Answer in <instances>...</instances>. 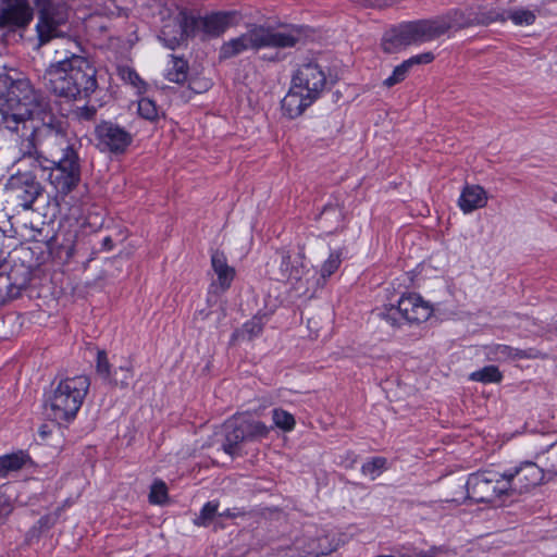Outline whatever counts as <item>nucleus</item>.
<instances>
[{
  "mask_svg": "<svg viewBox=\"0 0 557 557\" xmlns=\"http://www.w3.org/2000/svg\"><path fill=\"white\" fill-rule=\"evenodd\" d=\"M434 54L432 52H423L417 55H412L411 58L407 59V63L412 69L414 65L419 64H429L434 60Z\"/></svg>",
  "mask_w": 557,
  "mask_h": 557,
  "instance_id": "42",
  "label": "nucleus"
},
{
  "mask_svg": "<svg viewBox=\"0 0 557 557\" xmlns=\"http://www.w3.org/2000/svg\"><path fill=\"white\" fill-rule=\"evenodd\" d=\"M432 314V308L418 294H408L400 297L397 306L385 307L380 313L392 326H400L403 322L422 323Z\"/></svg>",
  "mask_w": 557,
  "mask_h": 557,
  "instance_id": "10",
  "label": "nucleus"
},
{
  "mask_svg": "<svg viewBox=\"0 0 557 557\" xmlns=\"http://www.w3.org/2000/svg\"><path fill=\"white\" fill-rule=\"evenodd\" d=\"M543 469L544 475H557V443L548 450Z\"/></svg>",
  "mask_w": 557,
  "mask_h": 557,
  "instance_id": "41",
  "label": "nucleus"
},
{
  "mask_svg": "<svg viewBox=\"0 0 557 557\" xmlns=\"http://www.w3.org/2000/svg\"><path fill=\"white\" fill-rule=\"evenodd\" d=\"M536 12L540 13V9L536 7L534 10H528L524 8L515 9L506 13L507 20H511L515 25H532L536 20Z\"/></svg>",
  "mask_w": 557,
  "mask_h": 557,
  "instance_id": "28",
  "label": "nucleus"
},
{
  "mask_svg": "<svg viewBox=\"0 0 557 557\" xmlns=\"http://www.w3.org/2000/svg\"><path fill=\"white\" fill-rule=\"evenodd\" d=\"M168 499V487L161 480L153 482L149 493V502L151 504L162 505Z\"/></svg>",
  "mask_w": 557,
  "mask_h": 557,
  "instance_id": "37",
  "label": "nucleus"
},
{
  "mask_svg": "<svg viewBox=\"0 0 557 557\" xmlns=\"http://www.w3.org/2000/svg\"><path fill=\"white\" fill-rule=\"evenodd\" d=\"M472 23L473 26H487L494 22H505L506 11H500L495 8H487L484 5H471Z\"/></svg>",
  "mask_w": 557,
  "mask_h": 557,
  "instance_id": "23",
  "label": "nucleus"
},
{
  "mask_svg": "<svg viewBox=\"0 0 557 557\" xmlns=\"http://www.w3.org/2000/svg\"><path fill=\"white\" fill-rule=\"evenodd\" d=\"M472 11L468 7L466 9H455L448 11L446 14L433 18L437 37L446 34L449 30L458 32L463 28L473 26Z\"/></svg>",
  "mask_w": 557,
  "mask_h": 557,
  "instance_id": "19",
  "label": "nucleus"
},
{
  "mask_svg": "<svg viewBox=\"0 0 557 557\" xmlns=\"http://www.w3.org/2000/svg\"><path fill=\"white\" fill-rule=\"evenodd\" d=\"M103 246H104L106 248H109V249H110V248H112V246H113V240L111 239V237H106V238L103 239Z\"/></svg>",
  "mask_w": 557,
  "mask_h": 557,
  "instance_id": "50",
  "label": "nucleus"
},
{
  "mask_svg": "<svg viewBox=\"0 0 557 557\" xmlns=\"http://www.w3.org/2000/svg\"><path fill=\"white\" fill-rule=\"evenodd\" d=\"M196 24L195 16L182 10L163 24L159 39L166 48L174 50L187 38L196 35Z\"/></svg>",
  "mask_w": 557,
  "mask_h": 557,
  "instance_id": "13",
  "label": "nucleus"
},
{
  "mask_svg": "<svg viewBox=\"0 0 557 557\" xmlns=\"http://www.w3.org/2000/svg\"><path fill=\"white\" fill-rule=\"evenodd\" d=\"M138 113L141 117L148 121H156L159 117V108L156 102L148 98H141L138 101Z\"/></svg>",
  "mask_w": 557,
  "mask_h": 557,
  "instance_id": "34",
  "label": "nucleus"
},
{
  "mask_svg": "<svg viewBox=\"0 0 557 557\" xmlns=\"http://www.w3.org/2000/svg\"><path fill=\"white\" fill-rule=\"evenodd\" d=\"M90 380L86 375H76L61 380L48 398L47 409L57 421L74 419L89 391Z\"/></svg>",
  "mask_w": 557,
  "mask_h": 557,
  "instance_id": "5",
  "label": "nucleus"
},
{
  "mask_svg": "<svg viewBox=\"0 0 557 557\" xmlns=\"http://www.w3.org/2000/svg\"><path fill=\"white\" fill-rule=\"evenodd\" d=\"M18 123L10 119L4 126L22 134V140L16 144L20 161L27 162L39 172L58 194L67 195L74 190L81 182V158L77 143L67 137L63 122L55 115H49L46 122L36 126L32 122H24L21 126Z\"/></svg>",
  "mask_w": 557,
  "mask_h": 557,
  "instance_id": "1",
  "label": "nucleus"
},
{
  "mask_svg": "<svg viewBox=\"0 0 557 557\" xmlns=\"http://www.w3.org/2000/svg\"><path fill=\"white\" fill-rule=\"evenodd\" d=\"M211 267L216 274V284L222 292L230 288L234 277V268L227 264L226 256L223 251L214 250L211 255Z\"/></svg>",
  "mask_w": 557,
  "mask_h": 557,
  "instance_id": "21",
  "label": "nucleus"
},
{
  "mask_svg": "<svg viewBox=\"0 0 557 557\" xmlns=\"http://www.w3.org/2000/svg\"><path fill=\"white\" fill-rule=\"evenodd\" d=\"M193 90H195L196 92H199V89H196L194 87H190Z\"/></svg>",
  "mask_w": 557,
  "mask_h": 557,
  "instance_id": "52",
  "label": "nucleus"
},
{
  "mask_svg": "<svg viewBox=\"0 0 557 557\" xmlns=\"http://www.w3.org/2000/svg\"><path fill=\"white\" fill-rule=\"evenodd\" d=\"M493 352L500 359H511V354H513V347L508 345L498 344L494 347Z\"/></svg>",
  "mask_w": 557,
  "mask_h": 557,
  "instance_id": "45",
  "label": "nucleus"
},
{
  "mask_svg": "<svg viewBox=\"0 0 557 557\" xmlns=\"http://www.w3.org/2000/svg\"><path fill=\"white\" fill-rule=\"evenodd\" d=\"M36 7L38 47L70 33V8L63 0H36Z\"/></svg>",
  "mask_w": 557,
  "mask_h": 557,
  "instance_id": "7",
  "label": "nucleus"
},
{
  "mask_svg": "<svg viewBox=\"0 0 557 557\" xmlns=\"http://www.w3.org/2000/svg\"><path fill=\"white\" fill-rule=\"evenodd\" d=\"M292 84L319 99L326 86V75L320 64L310 61L299 65L292 77Z\"/></svg>",
  "mask_w": 557,
  "mask_h": 557,
  "instance_id": "14",
  "label": "nucleus"
},
{
  "mask_svg": "<svg viewBox=\"0 0 557 557\" xmlns=\"http://www.w3.org/2000/svg\"><path fill=\"white\" fill-rule=\"evenodd\" d=\"M410 70H411V67L405 60L401 64L397 65L394 69L391 76H388L386 79H384L383 85L387 88H391V87L401 83L403 81H405V78L407 77Z\"/></svg>",
  "mask_w": 557,
  "mask_h": 557,
  "instance_id": "36",
  "label": "nucleus"
},
{
  "mask_svg": "<svg viewBox=\"0 0 557 557\" xmlns=\"http://www.w3.org/2000/svg\"><path fill=\"white\" fill-rule=\"evenodd\" d=\"M171 65L166 69L165 78L169 82L184 84L187 81L189 65L188 62L174 54L171 55Z\"/></svg>",
  "mask_w": 557,
  "mask_h": 557,
  "instance_id": "25",
  "label": "nucleus"
},
{
  "mask_svg": "<svg viewBox=\"0 0 557 557\" xmlns=\"http://www.w3.org/2000/svg\"><path fill=\"white\" fill-rule=\"evenodd\" d=\"M508 496L530 492L544 481V469L537 463L524 460L503 471Z\"/></svg>",
  "mask_w": 557,
  "mask_h": 557,
  "instance_id": "11",
  "label": "nucleus"
},
{
  "mask_svg": "<svg viewBox=\"0 0 557 557\" xmlns=\"http://www.w3.org/2000/svg\"><path fill=\"white\" fill-rule=\"evenodd\" d=\"M274 425L283 431H292L295 426V418L286 410L276 408L272 411Z\"/></svg>",
  "mask_w": 557,
  "mask_h": 557,
  "instance_id": "33",
  "label": "nucleus"
},
{
  "mask_svg": "<svg viewBox=\"0 0 557 557\" xmlns=\"http://www.w3.org/2000/svg\"><path fill=\"white\" fill-rule=\"evenodd\" d=\"M467 497L475 503H495L509 497L503 472L483 470L471 473L466 482Z\"/></svg>",
  "mask_w": 557,
  "mask_h": 557,
  "instance_id": "9",
  "label": "nucleus"
},
{
  "mask_svg": "<svg viewBox=\"0 0 557 557\" xmlns=\"http://www.w3.org/2000/svg\"><path fill=\"white\" fill-rule=\"evenodd\" d=\"M441 553V548L433 546L428 550H420L414 553V557H436Z\"/></svg>",
  "mask_w": 557,
  "mask_h": 557,
  "instance_id": "47",
  "label": "nucleus"
},
{
  "mask_svg": "<svg viewBox=\"0 0 557 557\" xmlns=\"http://www.w3.org/2000/svg\"><path fill=\"white\" fill-rule=\"evenodd\" d=\"M211 314V311L208 310V309H199L195 312L194 314V321L195 322H198V321H205L209 318V315Z\"/></svg>",
  "mask_w": 557,
  "mask_h": 557,
  "instance_id": "48",
  "label": "nucleus"
},
{
  "mask_svg": "<svg viewBox=\"0 0 557 557\" xmlns=\"http://www.w3.org/2000/svg\"><path fill=\"white\" fill-rule=\"evenodd\" d=\"M0 129L15 136V141L22 140V134L4 126L8 120L15 119L20 126L32 122L34 126L46 122L49 115H54L46 99L35 90L26 78H12L9 74H0Z\"/></svg>",
  "mask_w": 557,
  "mask_h": 557,
  "instance_id": "3",
  "label": "nucleus"
},
{
  "mask_svg": "<svg viewBox=\"0 0 557 557\" xmlns=\"http://www.w3.org/2000/svg\"><path fill=\"white\" fill-rule=\"evenodd\" d=\"M224 430L222 449L232 458L239 454L242 443L261 440L270 432L263 422L243 417L226 421Z\"/></svg>",
  "mask_w": 557,
  "mask_h": 557,
  "instance_id": "8",
  "label": "nucleus"
},
{
  "mask_svg": "<svg viewBox=\"0 0 557 557\" xmlns=\"http://www.w3.org/2000/svg\"><path fill=\"white\" fill-rule=\"evenodd\" d=\"M0 10V28L15 32L25 28L33 20L34 13L27 0H3Z\"/></svg>",
  "mask_w": 557,
  "mask_h": 557,
  "instance_id": "15",
  "label": "nucleus"
},
{
  "mask_svg": "<svg viewBox=\"0 0 557 557\" xmlns=\"http://www.w3.org/2000/svg\"><path fill=\"white\" fill-rule=\"evenodd\" d=\"M96 371H97V374L104 382H107L110 379L112 371H111V366L109 363L107 354L104 351H98Z\"/></svg>",
  "mask_w": 557,
  "mask_h": 557,
  "instance_id": "39",
  "label": "nucleus"
},
{
  "mask_svg": "<svg viewBox=\"0 0 557 557\" xmlns=\"http://www.w3.org/2000/svg\"><path fill=\"white\" fill-rule=\"evenodd\" d=\"M317 100L318 99L310 96V94H306L292 84L289 91L282 100V111L288 119H296Z\"/></svg>",
  "mask_w": 557,
  "mask_h": 557,
  "instance_id": "20",
  "label": "nucleus"
},
{
  "mask_svg": "<svg viewBox=\"0 0 557 557\" xmlns=\"http://www.w3.org/2000/svg\"><path fill=\"white\" fill-rule=\"evenodd\" d=\"M305 27L294 24L272 26L267 24H250L246 33L225 41L220 48V59L234 58L244 51L262 49L274 50L264 54L263 60L281 62L285 59L284 50L296 48L304 41Z\"/></svg>",
  "mask_w": 557,
  "mask_h": 557,
  "instance_id": "2",
  "label": "nucleus"
},
{
  "mask_svg": "<svg viewBox=\"0 0 557 557\" xmlns=\"http://www.w3.org/2000/svg\"><path fill=\"white\" fill-rule=\"evenodd\" d=\"M487 196L483 187L479 185H468L463 188L460 198L459 207L465 213L472 212L475 209L485 207Z\"/></svg>",
  "mask_w": 557,
  "mask_h": 557,
  "instance_id": "22",
  "label": "nucleus"
},
{
  "mask_svg": "<svg viewBox=\"0 0 557 557\" xmlns=\"http://www.w3.org/2000/svg\"><path fill=\"white\" fill-rule=\"evenodd\" d=\"M436 38L438 37L433 18L403 22L383 34L381 48L385 53L392 54Z\"/></svg>",
  "mask_w": 557,
  "mask_h": 557,
  "instance_id": "6",
  "label": "nucleus"
},
{
  "mask_svg": "<svg viewBox=\"0 0 557 557\" xmlns=\"http://www.w3.org/2000/svg\"><path fill=\"white\" fill-rule=\"evenodd\" d=\"M245 513L243 511H235V509H226L225 511L221 512L219 516L220 517H225V518H236L238 516H244Z\"/></svg>",
  "mask_w": 557,
  "mask_h": 557,
  "instance_id": "49",
  "label": "nucleus"
},
{
  "mask_svg": "<svg viewBox=\"0 0 557 557\" xmlns=\"http://www.w3.org/2000/svg\"><path fill=\"white\" fill-rule=\"evenodd\" d=\"M12 504L4 494H0V523H2L5 518L11 513L12 511Z\"/></svg>",
  "mask_w": 557,
  "mask_h": 557,
  "instance_id": "43",
  "label": "nucleus"
},
{
  "mask_svg": "<svg viewBox=\"0 0 557 557\" xmlns=\"http://www.w3.org/2000/svg\"><path fill=\"white\" fill-rule=\"evenodd\" d=\"M344 219L343 209L338 205H326L319 215L321 227L326 233H334L341 227Z\"/></svg>",
  "mask_w": 557,
  "mask_h": 557,
  "instance_id": "24",
  "label": "nucleus"
},
{
  "mask_svg": "<svg viewBox=\"0 0 557 557\" xmlns=\"http://www.w3.org/2000/svg\"><path fill=\"white\" fill-rule=\"evenodd\" d=\"M47 88L69 101L88 99L98 88L97 70L85 57L72 53L51 63L45 73Z\"/></svg>",
  "mask_w": 557,
  "mask_h": 557,
  "instance_id": "4",
  "label": "nucleus"
},
{
  "mask_svg": "<svg viewBox=\"0 0 557 557\" xmlns=\"http://www.w3.org/2000/svg\"><path fill=\"white\" fill-rule=\"evenodd\" d=\"M60 518V509H57L53 512L47 513L41 517L37 523L29 530L28 534L30 537H38L42 533L49 531L59 520Z\"/></svg>",
  "mask_w": 557,
  "mask_h": 557,
  "instance_id": "30",
  "label": "nucleus"
},
{
  "mask_svg": "<svg viewBox=\"0 0 557 557\" xmlns=\"http://www.w3.org/2000/svg\"><path fill=\"white\" fill-rule=\"evenodd\" d=\"M386 459L383 457H374L368 462L363 463L361 471L363 474L375 478L385 468Z\"/></svg>",
  "mask_w": 557,
  "mask_h": 557,
  "instance_id": "38",
  "label": "nucleus"
},
{
  "mask_svg": "<svg viewBox=\"0 0 557 557\" xmlns=\"http://www.w3.org/2000/svg\"><path fill=\"white\" fill-rule=\"evenodd\" d=\"M396 2H397V0H388V1L386 0V1L383 2V4L384 5H392V4L396 3Z\"/></svg>",
  "mask_w": 557,
  "mask_h": 557,
  "instance_id": "51",
  "label": "nucleus"
},
{
  "mask_svg": "<svg viewBox=\"0 0 557 557\" xmlns=\"http://www.w3.org/2000/svg\"><path fill=\"white\" fill-rule=\"evenodd\" d=\"M95 139L100 151L113 154L124 153L133 141L128 131L111 121L96 125Z\"/></svg>",
  "mask_w": 557,
  "mask_h": 557,
  "instance_id": "12",
  "label": "nucleus"
},
{
  "mask_svg": "<svg viewBox=\"0 0 557 557\" xmlns=\"http://www.w3.org/2000/svg\"><path fill=\"white\" fill-rule=\"evenodd\" d=\"M469 379L474 382L497 383L502 381L503 375L497 367L486 366L478 371L472 372Z\"/></svg>",
  "mask_w": 557,
  "mask_h": 557,
  "instance_id": "31",
  "label": "nucleus"
},
{
  "mask_svg": "<svg viewBox=\"0 0 557 557\" xmlns=\"http://www.w3.org/2000/svg\"><path fill=\"white\" fill-rule=\"evenodd\" d=\"M305 273V268L300 257L292 259L287 251L278 252L274 260L271 274L274 280L286 283H298Z\"/></svg>",
  "mask_w": 557,
  "mask_h": 557,
  "instance_id": "18",
  "label": "nucleus"
},
{
  "mask_svg": "<svg viewBox=\"0 0 557 557\" xmlns=\"http://www.w3.org/2000/svg\"><path fill=\"white\" fill-rule=\"evenodd\" d=\"M219 508V503L208 502L203 505L199 516L194 519V524L198 527H208L215 517Z\"/></svg>",
  "mask_w": 557,
  "mask_h": 557,
  "instance_id": "32",
  "label": "nucleus"
},
{
  "mask_svg": "<svg viewBox=\"0 0 557 557\" xmlns=\"http://www.w3.org/2000/svg\"><path fill=\"white\" fill-rule=\"evenodd\" d=\"M263 325L264 324L261 317H253L252 319L244 323L242 329H238L233 333L232 341H251L252 338L262 333Z\"/></svg>",
  "mask_w": 557,
  "mask_h": 557,
  "instance_id": "27",
  "label": "nucleus"
},
{
  "mask_svg": "<svg viewBox=\"0 0 557 557\" xmlns=\"http://www.w3.org/2000/svg\"><path fill=\"white\" fill-rule=\"evenodd\" d=\"M342 263V250H333L321 267L322 278L330 277L335 273Z\"/></svg>",
  "mask_w": 557,
  "mask_h": 557,
  "instance_id": "35",
  "label": "nucleus"
},
{
  "mask_svg": "<svg viewBox=\"0 0 557 557\" xmlns=\"http://www.w3.org/2000/svg\"><path fill=\"white\" fill-rule=\"evenodd\" d=\"M28 456L23 451L0 457V479L8 476L10 472L17 471L26 463Z\"/></svg>",
  "mask_w": 557,
  "mask_h": 557,
  "instance_id": "26",
  "label": "nucleus"
},
{
  "mask_svg": "<svg viewBox=\"0 0 557 557\" xmlns=\"http://www.w3.org/2000/svg\"><path fill=\"white\" fill-rule=\"evenodd\" d=\"M548 356L536 348L518 349L513 348L512 360L520 359H546Z\"/></svg>",
  "mask_w": 557,
  "mask_h": 557,
  "instance_id": "40",
  "label": "nucleus"
},
{
  "mask_svg": "<svg viewBox=\"0 0 557 557\" xmlns=\"http://www.w3.org/2000/svg\"><path fill=\"white\" fill-rule=\"evenodd\" d=\"M97 109L95 107L84 106L77 109L76 115L81 120L91 121L95 119Z\"/></svg>",
  "mask_w": 557,
  "mask_h": 557,
  "instance_id": "44",
  "label": "nucleus"
},
{
  "mask_svg": "<svg viewBox=\"0 0 557 557\" xmlns=\"http://www.w3.org/2000/svg\"><path fill=\"white\" fill-rule=\"evenodd\" d=\"M11 188L18 201V205L28 210L36 199L41 195L44 188L37 181L36 175L30 172L18 173L11 178Z\"/></svg>",
  "mask_w": 557,
  "mask_h": 557,
  "instance_id": "16",
  "label": "nucleus"
},
{
  "mask_svg": "<svg viewBox=\"0 0 557 557\" xmlns=\"http://www.w3.org/2000/svg\"><path fill=\"white\" fill-rule=\"evenodd\" d=\"M240 15L237 11H221L208 14L203 17L195 16L196 34L202 30L210 37L221 36L227 28L239 23Z\"/></svg>",
  "mask_w": 557,
  "mask_h": 557,
  "instance_id": "17",
  "label": "nucleus"
},
{
  "mask_svg": "<svg viewBox=\"0 0 557 557\" xmlns=\"http://www.w3.org/2000/svg\"><path fill=\"white\" fill-rule=\"evenodd\" d=\"M123 77L129 82L133 86L137 87L139 84L143 83L141 78L139 77V75L134 71V70H131V69H127L124 73H123Z\"/></svg>",
  "mask_w": 557,
  "mask_h": 557,
  "instance_id": "46",
  "label": "nucleus"
},
{
  "mask_svg": "<svg viewBox=\"0 0 557 557\" xmlns=\"http://www.w3.org/2000/svg\"><path fill=\"white\" fill-rule=\"evenodd\" d=\"M132 379L133 368L131 366H121L114 368L107 383L113 387L126 388Z\"/></svg>",
  "mask_w": 557,
  "mask_h": 557,
  "instance_id": "29",
  "label": "nucleus"
}]
</instances>
